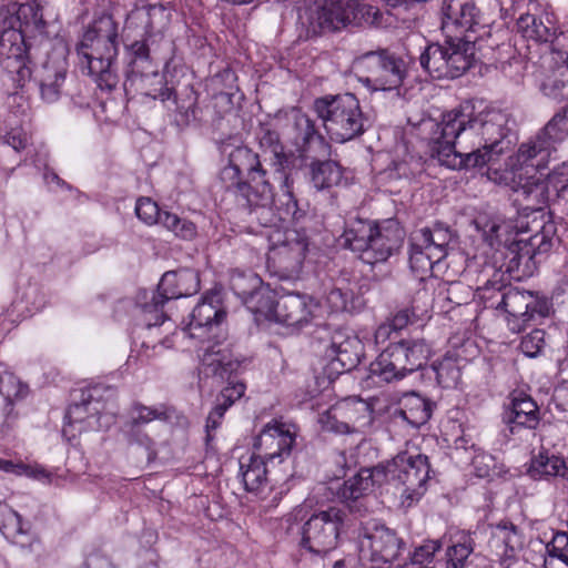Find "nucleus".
<instances>
[{
	"mask_svg": "<svg viewBox=\"0 0 568 568\" xmlns=\"http://www.w3.org/2000/svg\"><path fill=\"white\" fill-rule=\"evenodd\" d=\"M509 121L508 113L496 109L474 114L466 105L446 112L432 124L430 156L453 170L481 169L508 151Z\"/></svg>",
	"mask_w": 568,
	"mask_h": 568,
	"instance_id": "obj_1",
	"label": "nucleus"
},
{
	"mask_svg": "<svg viewBox=\"0 0 568 568\" xmlns=\"http://www.w3.org/2000/svg\"><path fill=\"white\" fill-rule=\"evenodd\" d=\"M220 182L225 191L231 192L236 197H242L247 206L251 207L252 220L258 222L264 227H272L278 220H293L286 217L285 199L281 201L280 214L276 215L272 209L274 202V187L262 164L261 156L246 145L234 148L229 154V164L220 172Z\"/></svg>",
	"mask_w": 568,
	"mask_h": 568,
	"instance_id": "obj_2",
	"label": "nucleus"
},
{
	"mask_svg": "<svg viewBox=\"0 0 568 568\" xmlns=\"http://www.w3.org/2000/svg\"><path fill=\"white\" fill-rule=\"evenodd\" d=\"M118 23L102 13L87 27L78 53L83 57L88 74L101 90L112 91L119 83L114 64L119 52Z\"/></svg>",
	"mask_w": 568,
	"mask_h": 568,
	"instance_id": "obj_3",
	"label": "nucleus"
},
{
	"mask_svg": "<svg viewBox=\"0 0 568 568\" xmlns=\"http://www.w3.org/2000/svg\"><path fill=\"white\" fill-rule=\"evenodd\" d=\"M42 10L37 0L10 2L0 8V65L24 57L28 32H44L47 22Z\"/></svg>",
	"mask_w": 568,
	"mask_h": 568,
	"instance_id": "obj_4",
	"label": "nucleus"
},
{
	"mask_svg": "<svg viewBox=\"0 0 568 568\" xmlns=\"http://www.w3.org/2000/svg\"><path fill=\"white\" fill-rule=\"evenodd\" d=\"M314 110L329 139L345 143L361 136L371 126L358 99L353 93L324 95L315 99Z\"/></svg>",
	"mask_w": 568,
	"mask_h": 568,
	"instance_id": "obj_5",
	"label": "nucleus"
},
{
	"mask_svg": "<svg viewBox=\"0 0 568 568\" xmlns=\"http://www.w3.org/2000/svg\"><path fill=\"white\" fill-rule=\"evenodd\" d=\"M429 353L430 348L424 339L408 338L392 343L369 364V374L386 383L399 381L422 368Z\"/></svg>",
	"mask_w": 568,
	"mask_h": 568,
	"instance_id": "obj_6",
	"label": "nucleus"
},
{
	"mask_svg": "<svg viewBox=\"0 0 568 568\" xmlns=\"http://www.w3.org/2000/svg\"><path fill=\"white\" fill-rule=\"evenodd\" d=\"M385 483L403 486V503L410 506L425 494L430 474L429 459L426 455H410L407 452L397 454L392 460L381 464Z\"/></svg>",
	"mask_w": 568,
	"mask_h": 568,
	"instance_id": "obj_7",
	"label": "nucleus"
},
{
	"mask_svg": "<svg viewBox=\"0 0 568 568\" xmlns=\"http://www.w3.org/2000/svg\"><path fill=\"white\" fill-rule=\"evenodd\" d=\"M356 67L364 84L382 91L398 89L407 73L405 61L387 49L364 53L357 59Z\"/></svg>",
	"mask_w": 568,
	"mask_h": 568,
	"instance_id": "obj_8",
	"label": "nucleus"
},
{
	"mask_svg": "<svg viewBox=\"0 0 568 568\" xmlns=\"http://www.w3.org/2000/svg\"><path fill=\"white\" fill-rule=\"evenodd\" d=\"M346 513L337 507L314 513L302 526L301 546L310 552L326 555L338 545Z\"/></svg>",
	"mask_w": 568,
	"mask_h": 568,
	"instance_id": "obj_9",
	"label": "nucleus"
},
{
	"mask_svg": "<svg viewBox=\"0 0 568 568\" xmlns=\"http://www.w3.org/2000/svg\"><path fill=\"white\" fill-rule=\"evenodd\" d=\"M555 150L537 133L534 138L521 143L517 152L509 156L507 162V166L510 169L509 173L498 175L497 171H490L489 169L487 176L497 183L508 184L509 180L541 172L547 169L550 155Z\"/></svg>",
	"mask_w": 568,
	"mask_h": 568,
	"instance_id": "obj_10",
	"label": "nucleus"
},
{
	"mask_svg": "<svg viewBox=\"0 0 568 568\" xmlns=\"http://www.w3.org/2000/svg\"><path fill=\"white\" fill-rule=\"evenodd\" d=\"M405 549L404 540L385 527L376 526L359 540V561L362 568H389Z\"/></svg>",
	"mask_w": 568,
	"mask_h": 568,
	"instance_id": "obj_11",
	"label": "nucleus"
},
{
	"mask_svg": "<svg viewBox=\"0 0 568 568\" xmlns=\"http://www.w3.org/2000/svg\"><path fill=\"white\" fill-rule=\"evenodd\" d=\"M113 395L112 388L103 386L82 390L80 402L70 406L65 418L69 424L84 423L87 428L93 430L108 428L112 422L109 406Z\"/></svg>",
	"mask_w": 568,
	"mask_h": 568,
	"instance_id": "obj_12",
	"label": "nucleus"
},
{
	"mask_svg": "<svg viewBox=\"0 0 568 568\" xmlns=\"http://www.w3.org/2000/svg\"><path fill=\"white\" fill-rule=\"evenodd\" d=\"M501 312L506 314L509 329L520 333L536 315L545 317L549 314V303L530 291L509 286Z\"/></svg>",
	"mask_w": 568,
	"mask_h": 568,
	"instance_id": "obj_13",
	"label": "nucleus"
},
{
	"mask_svg": "<svg viewBox=\"0 0 568 568\" xmlns=\"http://www.w3.org/2000/svg\"><path fill=\"white\" fill-rule=\"evenodd\" d=\"M442 31L446 37H476L481 26L480 10L474 0H443L440 7Z\"/></svg>",
	"mask_w": 568,
	"mask_h": 568,
	"instance_id": "obj_14",
	"label": "nucleus"
},
{
	"mask_svg": "<svg viewBox=\"0 0 568 568\" xmlns=\"http://www.w3.org/2000/svg\"><path fill=\"white\" fill-rule=\"evenodd\" d=\"M0 531L13 545L18 546L26 559L39 564L44 556L40 539L24 524L22 517L7 504L0 501Z\"/></svg>",
	"mask_w": 568,
	"mask_h": 568,
	"instance_id": "obj_15",
	"label": "nucleus"
},
{
	"mask_svg": "<svg viewBox=\"0 0 568 568\" xmlns=\"http://www.w3.org/2000/svg\"><path fill=\"white\" fill-rule=\"evenodd\" d=\"M200 290V277L195 270L180 268L165 272L158 285V292L153 293V306L155 307V323L163 318V305L169 300L194 295Z\"/></svg>",
	"mask_w": 568,
	"mask_h": 568,
	"instance_id": "obj_16",
	"label": "nucleus"
},
{
	"mask_svg": "<svg viewBox=\"0 0 568 568\" xmlns=\"http://www.w3.org/2000/svg\"><path fill=\"white\" fill-rule=\"evenodd\" d=\"M295 440L294 425L272 420L263 427L255 439L254 447L266 460L273 462L275 458H280L282 462L291 455Z\"/></svg>",
	"mask_w": 568,
	"mask_h": 568,
	"instance_id": "obj_17",
	"label": "nucleus"
},
{
	"mask_svg": "<svg viewBox=\"0 0 568 568\" xmlns=\"http://www.w3.org/2000/svg\"><path fill=\"white\" fill-rule=\"evenodd\" d=\"M404 237L405 231L398 221L388 219L376 222L368 248L363 254V262L369 265L386 262L399 250Z\"/></svg>",
	"mask_w": 568,
	"mask_h": 568,
	"instance_id": "obj_18",
	"label": "nucleus"
},
{
	"mask_svg": "<svg viewBox=\"0 0 568 568\" xmlns=\"http://www.w3.org/2000/svg\"><path fill=\"white\" fill-rule=\"evenodd\" d=\"M28 385L0 363V433L10 432L17 424L18 413L14 404L28 394Z\"/></svg>",
	"mask_w": 568,
	"mask_h": 568,
	"instance_id": "obj_19",
	"label": "nucleus"
},
{
	"mask_svg": "<svg viewBox=\"0 0 568 568\" xmlns=\"http://www.w3.org/2000/svg\"><path fill=\"white\" fill-rule=\"evenodd\" d=\"M270 155L271 172H268L267 169L265 170L272 185L274 186V184L277 183L282 191V196L285 199L284 212L286 217L292 216L293 219H302L304 216V212L298 209L297 200L292 191V154L282 150Z\"/></svg>",
	"mask_w": 568,
	"mask_h": 568,
	"instance_id": "obj_20",
	"label": "nucleus"
},
{
	"mask_svg": "<svg viewBox=\"0 0 568 568\" xmlns=\"http://www.w3.org/2000/svg\"><path fill=\"white\" fill-rule=\"evenodd\" d=\"M307 247V239L300 232L290 230L285 232L284 240L272 247L270 260L283 272L294 274L301 271Z\"/></svg>",
	"mask_w": 568,
	"mask_h": 568,
	"instance_id": "obj_21",
	"label": "nucleus"
},
{
	"mask_svg": "<svg viewBox=\"0 0 568 568\" xmlns=\"http://www.w3.org/2000/svg\"><path fill=\"white\" fill-rule=\"evenodd\" d=\"M315 306L313 298L307 295L293 292L284 294L277 298L274 321L286 326L302 327L312 320Z\"/></svg>",
	"mask_w": 568,
	"mask_h": 568,
	"instance_id": "obj_22",
	"label": "nucleus"
},
{
	"mask_svg": "<svg viewBox=\"0 0 568 568\" xmlns=\"http://www.w3.org/2000/svg\"><path fill=\"white\" fill-rule=\"evenodd\" d=\"M123 89L126 95H142L162 102L172 97V90L166 87L164 77L158 71V65L124 78Z\"/></svg>",
	"mask_w": 568,
	"mask_h": 568,
	"instance_id": "obj_23",
	"label": "nucleus"
},
{
	"mask_svg": "<svg viewBox=\"0 0 568 568\" xmlns=\"http://www.w3.org/2000/svg\"><path fill=\"white\" fill-rule=\"evenodd\" d=\"M417 247L428 250L433 257L444 260L452 244L457 240L456 232L446 223L436 221L429 226L422 227L410 234Z\"/></svg>",
	"mask_w": 568,
	"mask_h": 568,
	"instance_id": "obj_24",
	"label": "nucleus"
},
{
	"mask_svg": "<svg viewBox=\"0 0 568 568\" xmlns=\"http://www.w3.org/2000/svg\"><path fill=\"white\" fill-rule=\"evenodd\" d=\"M293 129L296 144L308 156L325 158L331 154V144L317 132L315 122L308 115L296 112L293 116Z\"/></svg>",
	"mask_w": 568,
	"mask_h": 568,
	"instance_id": "obj_25",
	"label": "nucleus"
},
{
	"mask_svg": "<svg viewBox=\"0 0 568 568\" xmlns=\"http://www.w3.org/2000/svg\"><path fill=\"white\" fill-rule=\"evenodd\" d=\"M215 302L217 303L215 296H206L193 308L191 321L184 328L190 337L204 341L205 334L225 318V311Z\"/></svg>",
	"mask_w": 568,
	"mask_h": 568,
	"instance_id": "obj_26",
	"label": "nucleus"
},
{
	"mask_svg": "<svg viewBox=\"0 0 568 568\" xmlns=\"http://www.w3.org/2000/svg\"><path fill=\"white\" fill-rule=\"evenodd\" d=\"M504 420L513 434L520 427L535 429L539 424V408L530 396L514 393L505 409Z\"/></svg>",
	"mask_w": 568,
	"mask_h": 568,
	"instance_id": "obj_27",
	"label": "nucleus"
},
{
	"mask_svg": "<svg viewBox=\"0 0 568 568\" xmlns=\"http://www.w3.org/2000/svg\"><path fill=\"white\" fill-rule=\"evenodd\" d=\"M477 40L478 37L470 34H467L466 38L446 37L448 79L459 78L470 69Z\"/></svg>",
	"mask_w": 568,
	"mask_h": 568,
	"instance_id": "obj_28",
	"label": "nucleus"
},
{
	"mask_svg": "<svg viewBox=\"0 0 568 568\" xmlns=\"http://www.w3.org/2000/svg\"><path fill=\"white\" fill-rule=\"evenodd\" d=\"M383 467L379 465L373 468H362L355 476L346 480L338 491L339 498L344 503L356 501L368 495L377 485L385 483Z\"/></svg>",
	"mask_w": 568,
	"mask_h": 568,
	"instance_id": "obj_29",
	"label": "nucleus"
},
{
	"mask_svg": "<svg viewBox=\"0 0 568 568\" xmlns=\"http://www.w3.org/2000/svg\"><path fill=\"white\" fill-rule=\"evenodd\" d=\"M518 179V182H515V179L511 180L514 182L511 187L517 194L516 201H519L527 210L542 211L549 200L548 184L534 174L521 175Z\"/></svg>",
	"mask_w": 568,
	"mask_h": 568,
	"instance_id": "obj_30",
	"label": "nucleus"
},
{
	"mask_svg": "<svg viewBox=\"0 0 568 568\" xmlns=\"http://www.w3.org/2000/svg\"><path fill=\"white\" fill-rule=\"evenodd\" d=\"M68 65L65 59L48 60L43 63L39 75V88L42 100L55 102L65 82Z\"/></svg>",
	"mask_w": 568,
	"mask_h": 568,
	"instance_id": "obj_31",
	"label": "nucleus"
},
{
	"mask_svg": "<svg viewBox=\"0 0 568 568\" xmlns=\"http://www.w3.org/2000/svg\"><path fill=\"white\" fill-rule=\"evenodd\" d=\"M362 355L363 345L356 336H344L341 333L334 335L329 356L343 371L355 368L361 363Z\"/></svg>",
	"mask_w": 568,
	"mask_h": 568,
	"instance_id": "obj_32",
	"label": "nucleus"
},
{
	"mask_svg": "<svg viewBox=\"0 0 568 568\" xmlns=\"http://www.w3.org/2000/svg\"><path fill=\"white\" fill-rule=\"evenodd\" d=\"M298 19L306 29L307 37H317L341 29L338 24H335V18L326 3L305 8L301 11Z\"/></svg>",
	"mask_w": 568,
	"mask_h": 568,
	"instance_id": "obj_33",
	"label": "nucleus"
},
{
	"mask_svg": "<svg viewBox=\"0 0 568 568\" xmlns=\"http://www.w3.org/2000/svg\"><path fill=\"white\" fill-rule=\"evenodd\" d=\"M326 303L333 312H356L364 306L357 292V284L345 280L339 281L326 294Z\"/></svg>",
	"mask_w": 568,
	"mask_h": 568,
	"instance_id": "obj_34",
	"label": "nucleus"
},
{
	"mask_svg": "<svg viewBox=\"0 0 568 568\" xmlns=\"http://www.w3.org/2000/svg\"><path fill=\"white\" fill-rule=\"evenodd\" d=\"M528 474L537 480L550 477H562L568 480V468L565 460L556 454H550L547 449H540L531 458Z\"/></svg>",
	"mask_w": 568,
	"mask_h": 568,
	"instance_id": "obj_35",
	"label": "nucleus"
},
{
	"mask_svg": "<svg viewBox=\"0 0 568 568\" xmlns=\"http://www.w3.org/2000/svg\"><path fill=\"white\" fill-rule=\"evenodd\" d=\"M375 224L374 221L356 217L347 222L343 232L344 246L357 253L362 261L371 243Z\"/></svg>",
	"mask_w": 568,
	"mask_h": 568,
	"instance_id": "obj_36",
	"label": "nucleus"
},
{
	"mask_svg": "<svg viewBox=\"0 0 568 568\" xmlns=\"http://www.w3.org/2000/svg\"><path fill=\"white\" fill-rule=\"evenodd\" d=\"M433 406L434 404L429 399L416 393H410L404 395L400 399L397 415L417 428L428 422L433 413Z\"/></svg>",
	"mask_w": 568,
	"mask_h": 568,
	"instance_id": "obj_37",
	"label": "nucleus"
},
{
	"mask_svg": "<svg viewBox=\"0 0 568 568\" xmlns=\"http://www.w3.org/2000/svg\"><path fill=\"white\" fill-rule=\"evenodd\" d=\"M466 358L458 351H448L433 363L437 383L444 388L456 387L462 378V367Z\"/></svg>",
	"mask_w": 568,
	"mask_h": 568,
	"instance_id": "obj_38",
	"label": "nucleus"
},
{
	"mask_svg": "<svg viewBox=\"0 0 568 568\" xmlns=\"http://www.w3.org/2000/svg\"><path fill=\"white\" fill-rule=\"evenodd\" d=\"M174 97L176 121L182 125H189L199 120L201 109L199 106V93L193 85L186 84L172 90Z\"/></svg>",
	"mask_w": 568,
	"mask_h": 568,
	"instance_id": "obj_39",
	"label": "nucleus"
},
{
	"mask_svg": "<svg viewBox=\"0 0 568 568\" xmlns=\"http://www.w3.org/2000/svg\"><path fill=\"white\" fill-rule=\"evenodd\" d=\"M311 181L318 191L331 189L341 184L343 168L334 160H320L314 158L310 164Z\"/></svg>",
	"mask_w": 568,
	"mask_h": 568,
	"instance_id": "obj_40",
	"label": "nucleus"
},
{
	"mask_svg": "<svg viewBox=\"0 0 568 568\" xmlns=\"http://www.w3.org/2000/svg\"><path fill=\"white\" fill-rule=\"evenodd\" d=\"M497 536L501 539L505 550L500 556V565L509 568L517 560L518 551L524 546V537L519 528L509 520H500L496 525Z\"/></svg>",
	"mask_w": 568,
	"mask_h": 568,
	"instance_id": "obj_41",
	"label": "nucleus"
},
{
	"mask_svg": "<svg viewBox=\"0 0 568 568\" xmlns=\"http://www.w3.org/2000/svg\"><path fill=\"white\" fill-rule=\"evenodd\" d=\"M125 49V69L124 78L128 75L142 72L146 69L155 67L154 60L151 55V49L149 45V38L135 40L132 43L124 45Z\"/></svg>",
	"mask_w": 568,
	"mask_h": 568,
	"instance_id": "obj_42",
	"label": "nucleus"
},
{
	"mask_svg": "<svg viewBox=\"0 0 568 568\" xmlns=\"http://www.w3.org/2000/svg\"><path fill=\"white\" fill-rule=\"evenodd\" d=\"M266 462L262 456L252 455L247 463H241V477L247 491L260 494L267 486Z\"/></svg>",
	"mask_w": 568,
	"mask_h": 568,
	"instance_id": "obj_43",
	"label": "nucleus"
},
{
	"mask_svg": "<svg viewBox=\"0 0 568 568\" xmlns=\"http://www.w3.org/2000/svg\"><path fill=\"white\" fill-rule=\"evenodd\" d=\"M446 54V40L442 44H428L419 55L420 65L435 79H448Z\"/></svg>",
	"mask_w": 568,
	"mask_h": 568,
	"instance_id": "obj_44",
	"label": "nucleus"
},
{
	"mask_svg": "<svg viewBox=\"0 0 568 568\" xmlns=\"http://www.w3.org/2000/svg\"><path fill=\"white\" fill-rule=\"evenodd\" d=\"M326 6L335 18V24L341 28L359 24L366 9L358 0H328Z\"/></svg>",
	"mask_w": 568,
	"mask_h": 568,
	"instance_id": "obj_45",
	"label": "nucleus"
},
{
	"mask_svg": "<svg viewBox=\"0 0 568 568\" xmlns=\"http://www.w3.org/2000/svg\"><path fill=\"white\" fill-rule=\"evenodd\" d=\"M501 277L503 274L495 271L494 280H488L484 286L478 288V297L485 308L503 310L506 294L510 285L503 283Z\"/></svg>",
	"mask_w": 568,
	"mask_h": 568,
	"instance_id": "obj_46",
	"label": "nucleus"
},
{
	"mask_svg": "<svg viewBox=\"0 0 568 568\" xmlns=\"http://www.w3.org/2000/svg\"><path fill=\"white\" fill-rule=\"evenodd\" d=\"M174 409L164 404L156 407H149L141 403H133L131 407V417L128 427L134 430L140 425L148 424L152 420H169L172 418Z\"/></svg>",
	"mask_w": 568,
	"mask_h": 568,
	"instance_id": "obj_47",
	"label": "nucleus"
},
{
	"mask_svg": "<svg viewBox=\"0 0 568 568\" xmlns=\"http://www.w3.org/2000/svg\"><path fill=\"white\" fill-rule=\"evenodd\" d=\"M254 314L274 321L277 306L276 294L268 285H263L244 303Z\"/></svg>",
	"mask_w": 568,
	"mask_h": 568,
	"instance_id": "obj_48",
	"label": "nucleus"
},
{
	"mask_svg": "<svg viewBox=\"0 0 568 568\" xmlns=\"http://www.w3.org/2000/svg\"><path fill=\"white\" fill-rule=\"evenodd\" d=\"M517 30L526 39L536 42H548L555 34L551 27H548L544 21L534 14H521L517 19Z\"/></svg>",
	"mask_w": 568,
	"mask_h": 568,
	"instance_id": "obj_49",
	"label": "nucleus"
},
{
	"mask_svg": "<svg viewBox=\"0 0 568 568\" xmlns=\"http://www.w3.org/2000/svg\"><path fill=\"white\" fill-rule=\"evenodd\" d=\"M337 405L341 409L339 416L344 417L351 434L358 432L361 427L371 423L372 417L369 407L363 400H346Z\"/></svg>",
	"mask_w": 568,
	"mask_h": 568,
	"instance_id": "obj_50",
	"label": "nucleus"
},
{
	"mask_svg": "<svg viewBox=\"0 0 568 568\" xmlns=\"http://www.w3.org/2000/svg\"><path fill=\"white\" fill-rule=\"evenodd\" d=\"M262 278L253 272L235 270L231 274L230 287L245 303L262 286Z\"/></svg>",
	"mask_w": 568,
	"mask_h": 568,
	"instance_id": "obj_51",
	"label": "nucleus"
},
{
	"mask_svg": "<svg viewBox=\"0 0 568 568\" xmlns=\"http://www.w3.org/2000/svg\"><path fill=\"white\" fill-rule=\"evenodd\" d=\"M568 109L562 108L557 112L547 124L538 132V134L555 148L556 143L564 141L568 136Z\"/></svg>",
	"mask_w": 568,
	"mask_h": 568,
	"instance_id": "obj_52",
	"label": "nucleus"
},
{
	"mask_svg": "<svg viewBox=\"0 0 568 568\" xmlns=\"http://www.w3.org/2000/svg\"><path fill=\"white\" fill-rule=\"evenodd\" d=\"M567 425L562 424H544L539 429L540 449H556L560 454V448L566 446Z\"/></svg>",
	"mask_w": 568,
	"mask_h": 568,
	"instance_id": "obj_53",
	"label": "nucleus"
},
{
	"mask_svg": "<svg viewBox=\"0 0 568 568\" xmlns=\"http://www.w3.org/2000/svg\"><path fill=\"white\" fill-rule=\"evenodd\" d=\"M440 261L442 258L433 257L428 250L422 246L417 247L414 237H409V265L414 272L424 276Z\"/></svg>",
	"mask_w": 568,
	"mask_h": 568,
	"instance_id": "obj_54",
	"label": "nucleus"
},
{
	"mask_svg": "<svg viewBox=\"0 0 568 568\" xmlns=\"http://www.w3.org/2000/svg\"><path fill=\"white\" fill-rule=\"evenodd\" d=\"M546 554L544 568H549L552 559H558L568 568V532L557 531L551 540L546 544Z\"/></svg>",
	"mask_w": 568,
	"mask_h": 568,
	"instance_id": "obj_55",
	"label": "nucleus"
},
{
	"mask_svg": "<svg viewBox=\"0 0 568 568\" xmlns=\"http://www.w3.org/2000/svg\"><path fill=\"white\" fill-rule=\"evenodd\" d=\"M255 139L264 154H272L285 150L278 132L270 124H260L255 132Z\"/></svg>",
	"mask_w": 568,
	"mask_h": 568,
	"instance_id": "obj_56",
	"label": "nucleus"
},
{
	"mask_svg": "<svg viewBox=\"0 0 568 568\" xmlns=\"http://www.w3.org/2000/svg\"><path fill=\"white\" fill-rule=\"evenodd\" d=\"M525 243L523 247H519V251L523 252V255H527L528 257H534L538 253L547 252L551 242L548 235L546 234V226H541V232H536L530 235L528 239H519L518 244Z\"/></svg>",
	"mask_w": 568,
	"mask_h": 568,
	"instance_id": "obj_57",
	"label": "nucleus"
},
{
	"mask_svg": "<svg viewBox=\"0 0 568 568\" xmlns=\"http://www.w3.org/2000/svg\"><path fill=\"white\" fill-rule=\"evenodd\" d=\"M2 65L8 71V73L12 75L11 79L18 88H23L26 83L30 81L32 72L29 67V59L27 53L23 58L9 60Z\"/></svg>",
	"mask_w": 568,
	"mask_h": 568,
	"instance_id": "obj_58",
	"label": "nucleus"
},
{
	"mask_svg": "<svg viewBox=\"0 0 568 568\" xmlns=\"http://www.w3.org/2000/svg\"><path fill=\"white\" fill-rule=\"evenodd\" d=\"M339 413L341 409L338 405H335L329 409L325 410L323 414H321L320 424L322 426V429L325 432H331L341 435L351 434L344 417H341Z\"/></svg>",
	"mask_w": 568,
	"mask_h": 568,
	"instance_id": "obj_59",
	"label": "nucleus"
},
{
	"mask_svg": "<svg viewBox=\"0 0 568 568\" xmlns=\"http://www.w3.org/2000/svg\"><path fill=\"white\" fill-rule=\"evenodd\" d=\"M471 552L473 546L469 539L453 545L446 551V568H464Z\"/></svg>",
	"mask_w": 568,
	"mask_h": 568,
	"instance_id": "obj_60",
	"label": "nucleus"
},
{
	"mask_svg": "<svg viewBox=\"0 0 568 568\" xmlns=\"http://www.w3.org/2000/svg\"><path fill=\"white\" fill-rule=\"evenodd\" d=\"M162 212L158 204L150 197H140L136 201L135 214L136 216L148 225L159 223Z\"/></svg>",
	"mask_w": 568,
	"mask_h": 568,
	"instance_id": "obj_61",
	"label": "nucleus"
},
{
	"mask_svg": "<svg viewBox=\"0 0 568 568\" xmlns=\"http://www.w3.org/2000/svg\"><path fill=\"white\" fill-rule=\"evenodd\" d=\"M544 345L545 331L536 328L523 337L519 347L526 356L535 357L539 354Z\"/></svg>",
	"mask_w": 568,
	"mask_h": 568,
	"instance_id": "obj_62",
	"label": "nucleus"
},
{
	"mask_svg": "<svg viewBox=\"0 0 568 568\" xmlns=\"http://www.w3.org/2000/svg\"><path fill=\"white\" fill-rule=\"evenodd\" d=\"M130 443L136 444L139 447L144 449L146 454V462L152 463L156 459L158 452L155 448L154 440L146 434L140 432L139 428L132 430L129 428Z\"/></svg>",
	"mask_w": 568,
	"mask_h": 568,
	"instance_id": "obj_63",
	"label": "nucleus"
},
{
	"mask_svg": "<svg viewBox=\"0 0 568 568\" xmlns=\"http://www.w3.org/2000/svg\"><path fill=\"white\" fill-rule=\"evenodd\" d=\"M440 549V542L438 540H427L423 545L415 548L410 561L415 565H424L429 562L435 552Z\"/></svg>",
	"mask_w": 568,
	"mask_h": 568,
	"instance_id": "obj_64",
	"label": "nucleus"
}]
</instances>
